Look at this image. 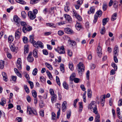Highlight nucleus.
<instances>
[{"mask_svg":"<svg viewBox=\"0 0 122 122\" xmlns=\"http://www.w3.org/2000/svg\"><path fill=\"white\" fill-rule=\"evenodd\" d=\"M118 105L119 106L122 105V99H120L119 101L118 102Z\"/></svg>","mask_w":122,"mask_h":122,"instance_id":"58","label":"nucleus"},{"mask_svg":"<svg viewBox=\"0 0 122 122\" xmlns=\"http://www.w3.org/2000/svg\"><path fill=\"white\" fill-rule=\"evenodd\" d=\"M79 100V99H76L74 100V102L73 105L75 107H76V104Z\"/></svg>","mask_w":122,"mask_h":122,"instance_id":"49","label":"nucleus"},{"mask_svg":"<svg viewBox=\"0 0 122 122\" xmlns=\"http://www.w3.org/2000/svg\"><path fill=\"white\" fill-rule=\"evenodd\" d=\"M63 86L64 88L68 90L69 89L68 86L65 81H64L63 83Z\"/></svg>","mask_w":122,"mask_h":122,"instance_id":"28","label":"nucleus"},{"mask_svg":"<svg viewBox=\"0 0 122 122\" xmlns=\"http://www.w3.org/2000/svg\"><path fill=\"white\" fill-rule=\"evenodd\" d=\"M75 76V73H72L70 77V80L71 81H73Z\"/></svg>","mask_w":122,"mask_h":122,"instance_id":"32","label":"nucleus"},{"mask_svg":"<svg viewBox=\"0 0 122 122\" xmlns=\"http://www.w3.org/2000/svg\"><path fill=\"white\" fill-rule=\"evenodd\" d=\"M60 68L61 71L62 72H64V66L63 64H61Z\"/></svg>","mask_w":122,"mask_h":122,"instance_id":"34","label":"nucleus"},{"mask_svg":"<svg viewBox=\"0 0 122 122\" xmlns=\"http://www.w3.org/2000/svg\"><path fill=\"white\" fill-rule=\"evenodd\" d=\"M32 52H30L29 54L27 59L28 62H31L33 61L34 58L33 57H32Z\"/></svg>","mask_w":122,"mask_h":122,"instance_id":"10","label":"nucleus"},{"mask_svg":"<svg viewBox=\"0 0 122 122\" xmlns=\"http://www.w3.org/2000/svg\"><path fill=\"white\" fill-rule=\"evenodd\" d=\"M114 60L115 62L116 63H117L118 62V60L117 57V56H116L114 55Z\"/></svg>","mask_w":122,"mask_h":122,"instance_id":"57","label":"nucleus"},{"mask_svg":"<svg viewBox=\"0 0 122 122\" xmlns=\"http://www.w3.org/2000/svg\"><path fill=\"white\" fill-rule=\"evenodd\" d=\"M95 121V122H100V116L99 114H97L96 116Z\"/></svg>","mask_w":122,"mask_h":122,"instance_id":"29","label":"nucleus"},{"mask_svg":"<svg viewBox=\"0 0 122 122\" xmlns=\"http://www.w3.org/2000/svg\"><path fill=\"white\" fill-rule=\"evenodd\" d=\"M86 92L85 91L84 92L83 96V101L85 102H86Z\"/></svg>","mask_w":122,"mask_h":122,"instance_id":"44","label":"nucleus"},{"mask_svg":"<svg viewBox=\"0 0 122 122\" xmlns=\"http://www.w3.org/2000/svg\"><path fill=\"white\" fill-rule=\"evenodd\" d=\"M78 71L79 75L81 76L82 73L84 72L85 70V66L83 63L81 62H80L78 65Z\"/></svg>","mask_w":122,"mask_h":122,"instance_id":"3","label":"nucleus"},{"mask_svg":"<svg viewBox=\"0 0 122 122\" xmlns=\"http://www.w3.org/2000/svg\"><path fill=\"white\" fill-rule=\"evenodd\" d=\"M13 39L14 38L12 36H10L8 38V41L9 43H11L13 41Z\"/></svg>","mask_w":122,"mask_h":122,"instance_id":"37","label":"nucleus"},{"mask_svg":"<svg viewBox=\"0 0 122 122\" xmlns=\"http://www.w3.org/2000/svg\"><path fill=\"white\" fill-rule=\"evenodd\" d=\"M64 31L66 33L70 34H71L73 33V31L70 28H67L64 29Z\"/></svg>","mask_w":122,"mask_h":122,"instance_id":"12","label":"nucleus"},{"mask_svg":"<svg viewBox=\"0 0 122 122\" xmlns=\"http://www.w3.org/2000/svg\"><path fill=\"white\" fill-rule=\"evenodd\" d=\"M87 95L88 97L90 98L92 96V91L91 90L88 89L87 90Z\"/></svg>","mask_w":122,"mask_h":122,"instance_id":"36","label":"nucleus"},{"mask_svg":"<svg viewBox=\"0 0 122 122\" xmlns=\"http://www.w3.org/2000/svg\"><path fill=\"white\" fill-rule=\"evenodd\" d=\"M13 19L15 22L17 23V25L19 24L20 22V19L17 16H14Z\"/></svg>","mask_w":122,"mask_h":122,"instance_id":"14","label":"nucleus"},{"mask_svg":"<svg viewBox=\"0 0 122 122\" xmlns=\"http://www.w3.org/2000/svg\"><path fill=\"white\" fill-rule=\"evenodd\" d=\"M67 104L66 101H64L63 103L62 104V109L63 112H65L67 108L66 105Z\"/></svg>","mask_w":122,"mask_h":122,"instance_id":"15","label":"nucleus"},{"mask_svg":"<svg viewBox=\"0 0 122 122\" xmlns=\"http://www.w3.org/2000/svg\"><path fill=\"white\" fill-rule=\"evenodd\" d=\"M73 15L79 21H81L82 20V18L81 16L78 14L76 11L74 10H73Z\"/></svg>","mask_w":122,"mask_h":122,"instance_id":"7","label":"nucleus"},{"mask_svg":"<svg viewBox=\"0 0 122 122\" xmlns=\"http://www.w3.org/2000/svg\"><path fill=\"white\" fill-rule=\"evenodd\" d=\"M117 13H114L111 17V20L112 21H114L116 19Z\"/></svg>","mask_w":122,"mask_h":122,"instance_id":"24","label":"nucleus"},{"mask_svg":"<svg viewBox=\"0 0 122 122\" xmlns=\"http://www.w3.org/2000/svg\"><path fill=\"white\" fill-rule=\"evenodd\" d=\"M95 10V8L94 7H91L90 11H88V13L89 14H90L91 13L93 14Z\"/></svg>","mask_w":122,"mask_h":122,"instance_id":"20","label":"nucleus"},{"mask_svg":"<svg viewBox=\"0 0 122 122\" xmlns=\"http://www.w3.org/2000/svg\"><path fill=\"white\" fill-rule=\"evenodd\" d=\"M96 106V103L94 101H92L90 104L88 106V109H92L93 110V112L95 114H97L98 112L97 110Z\"/></svg>","mask_w":122,"mask_h":122,"instance_id":"2","label":"nucleus"},{"mask_svg":"<svg viewBox=\"0 0 122 122\" xmlns=\"http://www.w3.org/2000/svg\"><path fill=\"white\" fill-rule=\"evenodd\" d=\"M16 120L18 121V122H21L22 119L21 117H17L16 118Z\"/></svg>","mask_w":122,"mask_h":122,"instance_id":"64","label":"nucleus"},{"mask_svg":"<svg viewBox=\"0 0 122 122\" xmlns=\"http://www.w3.org/2000/svg\"><path fill=\"white\" fill-rule=\"evenodd\" d=\"M109 18H108L103 19L102 20L103 25L104 26L105 25L107 22L109 21Z\"/></svg>","mask_w":122,"mask_h":122,"instance_id":"22","label":"nucleus"},{"mask_svg":"<svg viewBox=\"0 0 122 122\" xmlns=\"http://www.w3.org/2000/svg\"><path fill=\"white\" fill-rule=\"evenodd\" d=\"M21 32V28L19 29L16 30L15 33V37L16 39H18L20 38Z\"/></svg>","mask_w":122,"mask_h":122,"instance_id":"5","label":"nucleus"},{"mask_svg":"<svg viewBox=\"0 0 122 122\" xmlns=\"http://www.w3.org/2000/svg\"><path fill=\"white\" fill-rule=\"evenodd\" d=\"M28 16L29 18L31 20L34 19L36 17V16L34 15L32 11H29L28 12Z\"/></svg>","mask_w":122,"mask_h":122,"instance_id":"8","label":"nucleus"},{"mask_svg":"<svg viewBox=\"0 0 122 122\" xmlns=\"http://www.w3.org/2000/svg\"><path fill=\"white\" fill-rule=\"evenodd\" d=\"M15 1L17 2L22 4L24 5L25 4V2L22 0H15Z\"/></svg>","mask_w":122,"mask_h":122,"instance_id":"40","label":"nucleus"},{"mask_svg":"<svg viewBox=\"0 0 122 122\" xmlns=\"http://www.w3.org/2000/svg\"><path fill=\"white\" fill-rule=\"evenodd\" d=\"M32 94L33 96L35 98H36L37 93L35 90H33L32 91Z\"/></svg>","mask_w":122,"mask_h":122,"instance_id":"35","label":"nucleus"},{"mask_svg":"<svg viewBox=\"0 0 122 122\" xmlns=\"http://www.w3.org/2000/svg\"><path fill=\"white\" fill-rule=\"evenodd\" d=\"M28 83L30 84V88L31 89H32L34 87L33 83L32 82L30 81H28Z\"/></svg>","mask_w":122,"mask_h":122,"instance_id":"52","label":"nucleus"},{"mask_svg":"<svg viewBox=\"0 0 122 122\" xmlns=\"http://www.w3.org/2000/svg\"><path fill=\"white\" fill-rule=\"evenodd\" d=\"M80 79L79 78H75L73 80V81H74V82L76 83H78L80 81Z\"/></svg>","mask_w":122,"mask_h":122,"instance_id":"55","label":"nucleus"},{"mask_svg":"<svg viewBox=\"0 0 122 122\" xmlns=\"http://www.w3.org/2000/svg\"><path fill=\"white\" fill-rule=\"evenodd\" d=\"M43 54L46 55H47L48 54V52L46 50L43 49L42 51Z\"/></svg>","mask_w":122,"mask_h":122,"instance_id":"63","label":"nucleus"},{"mask_svg":"<svg viewBox=\"0 0 122 122\" xmlns=\"http://www.w3.org/2000/svg\"><path fill=\"white\" fill-rule=\"evenodd\" d=\"M111 65L113 67L115 71H117V66L116 65L114 62H112L111 64Z\"/></svg>","mask_w":122,"mask_h":122,"instance_id":"33","label":"nucleus"},{"mask_svg":"<svg viewBox=\"0 0 122 122\" xmlns=\"http://www.w3.org/2000/svg\"><path fill=\"white\" fill-rule=\"evenodd\" d=\"M37 72V69L36 68H35L33 70L32 74L34 76L36 75Z\"/></svg>","mask_w":122,"mask_h":122,"instance_id":"43","label":"nucleus"},{"mask_svg":"<svg viewBox=\"0 0 122 122\" xmlns=\"http://www.w3.org/2000/svg\"><path fill=\"white\" fill-rule=\"evenodd\" d=\"M97 51V54L98 56L100 57H101L102 55V49L100 46H98Z\"/></svg>","mask_w":122,"mask_h":122,"instance_id":"11","label":"nucleus"},{"mask_svg":"<svg viewBox=\"0 0 122 122\" xmlns=\"http://www.w3.org/2000/svg\"><path fill=\"white\" fill-rule=\"evenodd\" d=\"M4 66V61L2 60L0 61V68L1 69H3Z\"/></svg>","mask_w":122,"mask_h":122,"instance_id":"31","label":"nucleus"},{"mask_svg":"<svg viewBox=\"0 0 122 122\" xmlns=\"http://www.w3.org/2000/svg\"><path fill=\"white\" fill-rule=\"evenodd\" d=\"M23 41L25 43H27L28 42V38L25 37H24L22 38Z\"/></svg>","mask_w":122,"mask_h":122,"instance_id":"47","label":"nucleus"},{"mask_svg":"<svg viewBox=\"0 0 122 122\" xmlns=\"http://www.w3.org/2000/svg\"><path fill=\"white\" fill-rule=\"evenodd\" d=\"M46 72L49 78H52V76L51 74L47 70L46 71Z\"/></svg>","mask_w":122,"mask_h":122,"instance_id":"50","label":"nucleus"},{"mask_svg":"<svg viewBox=\"0 0 122 122\" xmlns=\"http://www.w3.org/2000/svg\"><path fill=\"white\" fill-rule=\"evenodd\" d=\"M107 5L106 4H105L103 5V9L104 11L106 10L107 9Z\"/></svg>","mask_w":122,"mask_h":122,"instance_id":"61","label":"nucleus"},{"mask_svg":"<svg viewBox=\"0 0 122 122\" xmlns=\"http://www.w3.org/2000/svg\"><path fill=\"white\" fill-rule=\"evenodd\" d=\"M24 87L26 92L27 93H29L30 92V91L27 86L26 85H24Z\"/></svg>","mask_w":122,"mask_h":122,"instance_id":"38","label":"nucleus"},{"mask_svg":"<svg viewBox=\"0 0 122 122\" xmlns=\"http://www.w3.org/2000/svg\"><path fill=\"white\" fill-rule=\"evenodd\" d=\"M45 65H46V66L47 67V68H48L50 70H52V67L50 64L46 62L45 63Z\"/></svg>","mask_w":122,"mask_h":122,"instance_id":"27","label":"nucleus"},{"mask_svg":"<svg viewBox=\"0 0 122 122\" xmlns=\"http://www.w3.org/2000/svg\"><path fill=\"white\" fill-rule=\"evenodd\" d=\"M32 28L31 26L27 25L25 27L22 28L23 32L25 33L29 32L32 30Z\"/></svg>","mask_w":122,"mask_h":122,"instance_id":"6","label":"nucleus"},{"mask_svg":"<svg viewBox=\"0 0 122 122\" xmlns=\"http://www.w3.org/2000/svg\"><path fill=\"white\" fill-rule=\"evenodd\" d=\"M50 93L51 96H53V95H55L54 92V91L53 89H50Z\"/></svg>","mask_w":122,"mask_h":122,"instance_id":"60","label":"nucleus"},{"mask_svg":"<svg viewBox=\"0 0 122 122\" xmlns=\"http://www.w3.org/2000/svg\"><path fill=\"white\" fill-rule=\"evenodd\" d=\"M33 110L30 106H28L27 107V112L29 114H32V112Z\"/></svg>","mask_w":122,"mask_h":122,"instance_id":"30","label":"nucleus"},{"mask_svg":"<svg viewBox=\"0 0 122 122\" xmlns=\"http://www.w3.org/2000/svg\"><path fill=\"white\" fill-rule=\"evenodd\" d=\"M68 66L69 69L71 71H72L73 70L74 67L73 64L72 62H69L68 64Z\"/></svg>","mask_w":122,"mask_h":122,"instance_id":"21","label":"nucleus"},{"mask_svg":"<svg viewBox=\"0 0 122 122\" xmlns=\"http://www.w3.org/2000/svg\"><path fill=\"white\" fill-rule=\"evenodd\" d=\"M30 42L32 43L34 46L37 48L40 47L41 49L44 48L43 44L40 41H38L36 42L34 40V37L33 35H30Z\"/></svg>","mask_w":122,"mask_h":122,"instance_id":"1","label":"nucleus"},{"mask_svg":"<svg viewBox=\"0 0 122 122\" xmlns=\"http://www.w3.org/2000/svg\"><path fill=\"white\" fill-rule=\"evenodd\" d=\"M98 19V16L97 15H95L94 17V19L93 20V22L95 23L97 22Z\"/></svg>","mask_w":122,"mask_h":122,"instance_id":"62","label":"nucleus"},{"mask_svg":"<svg viewBox=\"0 0 122 122\" xmlns=\"http://www.w3.org/2000/svg\"><path fill=\"white\" fill-rule=\"evenodd\" d=\"M20 22L21 25L23 26V28L25 27L26 26H27L28 25L25 22L22 21Z\"/></svg>","mask_w":122,"mask_h":122,"instance_id":"41","label":"nucleus"},{"mask_svg":"<svg viewBox=\"0 0 122 122\" xmlns=\"http://www.w3.org/2000/svg\"><path fill=\"white\" fill-rule=\"evenodd\" d=\"M68 41L70 43V44H71L72 45H74L76 44V42L73 40L69 39L68 40Z\"/></svg>","mask_w":122,"mask_h":122,"instance_id":"46","label":"nucleus"},{"mask_svg":"<svg viewBox=\"0 0 122 122\" xmlns=\"http://www.w3.org/2000/svg\"><path fill=\"white\" fill-rule=\"evenodd\" d=\"M1 102H0V105L4 106L5 104L6 103V99L4 97H3L1 99Z\"/></svg>","mask_w":122,"mask_h":122,"instance_id":"18","label":"nucleus"},{"mask_svg":"<svg viewBox=\"0 0 122 122\" xmlns=\"http://www.w3.org/2000/svg\"><path fill=\"white\" fill-rule=\"evenodd\" d=\"M67 52L68 55L70 57L71 56L72 54L71 51L70 50H68L67 51Z\"/></svg>","mask_w":122,"mask_h":122,"instance_id":"56","label":"nucleus"},{"mask_svg":"<svg viewBox=\"0 0 122 122\" xmlns=\"http://www.w3.org/2000/svg\"><path fill=\"white\" fill-rule=\"evenodd\" d=\"M38 2L36 0H31L30 2V3L31 4H34Z\"/></svg>","mask_w":122,"mask_h":122,"instance_id":"48","label":"nucleus"},{"mask_svg":"<svg viewBox=\"0 0 122 122\" xmlns=\"http://www.w3.org/2000/svg\"><path fill=\"white\" fill-rule=\"evenodd\" d=\"M37 50L36 48L33 51V55L34 56L35 58H37L38 57L37 55Z\"/></svg>","mask_w":122,"mask_h":122,"instance_id":"19","label":"nucleus"},{"mask_svg":"<svg viewBox=\"0 0 122 122\" xmlns=\"http://www.w3.org/2000/svg\"><path fill=\"white\" fill-rule=\"evenodd\" d=\"M21 16L24 19L25 18L26 16V14L25 11H23L21 12Z\"/></svg>","mask_w":122,"mask_h":122,"instance_id":"42","label":"nucleus"},{"mask_svg":"<svg viewBox=\"0 0 122 122\" xmlns=\"http://www.w3.org/2000/svg\"><path fill=\"white\" fill-rule=\"evenodd\" d=\"M11 50L13 52H15L16 50V48L14 44H10V46Z\"/></svg>","mask_w":122,"mask_h":122,"instance_id":"25","label":"nucleus"},{"mask_svg":"<svg viewBox=\"0 0 122 122\" xmlns=\"http://www.w3.org/2000/svg\"><path fill=\"white\" fill-rule=\"evenodd\" d=\"M119 52V48L118 46L116 45L115 46L114 49L113 50V54L116 56H118V53Z\"/></svg>","mask_w":122,"mask_h":122,"instance_id":"13","label":"nucleus"},{"mask_svg":"<svg viewBox=\"0 0 122 122\" xmlns=\"http://www.w3.org/2000/svg\"><path fill=\"white\" fill-rule=\"evenodd\" d=\"M71 112L70 111H68L67 113V118L68 119H69L71 115Z\"/></svg>","mask_w":122,"mask_h":122,"instance_id":"51","label":"nucleus"},{"mask_svg":"<svg viewBox=\"0 0 122 122\" xmlns=\"http://www.w3.org/2000/svg\"><path fill=\"white\" fill-rule=\"evenodd\" d=\"M101 97H102V98L101 99V103L103 104L105 101V95H103Z\"/></svg>","mask_w":122,"mask_h":122,"instance_id":"53","label":"nucleus"},{"mask_svg":"<svg viewBox=\"0 0 122 122\" xmlns=\"http://www.w3.org/2000/svg\"><path fill=\"white\" fill-rule=\"evenodd\" d=\"M75 27L76 29L78 31L80 30L81 28V26L80 23H77L76 24Z\"/></svg>","mask_w":122,"mask_h":122,"instance_id":"23","label":"nucleus"},{"mask_svg":"<svg viewBox=\"0 0 122 122\" xmlns=\"http://www.w3.org/2000/svg\"><path fill=\"white\" fill-rule=\"evenodd\" d=\"M64 32L61 30L59 31L58 32V34L60 36H61L64 34Z\"/></svg>","mask_w":122,"mask_h":122,"instance_id":"59","label":"nucleus"},{"mask_svg":"<svg viewBox=\"0 0 122 122\" xmlns=\"http://www.w3.org/2000/svg\"><path fill=\"white\" fill-rule=\"evenodd\" d=\"M21 64L22 61L21 59L20 58H18L17 60L16 65L18 68L19 70H21Z\"/></svg>","mask_w":122,"mask_h":122,"instance_id":"9","label":"nucleus"},{"mask_svg":"<svg viewBox=\"0 0 122 122\" xmlns=\"http://www.w3.org/2000/svg\"><path fill=\"white\" fill-rule=\"evenodd\" d=\"M55 51L57 52L59 54H62L65 53V51L63 46L58 47L57 49H55Z\"/></svg>","mask_w":122,"mask_h":122,"instance_id":"4","label":"nucleus"},{"mask_svg":"<svg viewBox=\"0 0 122 122\" xmlns=\"http://www.w3.org/2000/svg\"><path fill=\"white\" fill-rule=\"evenodd\" d=\"M3 76V79L5 81H8L7 76L5 72H3L2 73Z\"/></svg>","mask_w":122,"mask_h":122,"instance_id":"17","label":"nucleus"},{"mask_svg":"<svg viewBox=\"0 0 122 122\" xmlns=\"http://www.w3.org/2000/svg\"><path fill=\"white\" fill-rule=\"evenodd\" d=\"M65 17L66 20L69 22H71V18L69 15L66 14Z\"/></svg>","mask_w":122,"mask_h":122,"instance_id":"26","label":"nucleus"},{"mask_svg":"<svg viewBox=\"0 0 122 122\" xmlns=\"http://www.w3.org/2000/svg\"><path fill=\"white\" fill-rule=\"evenodd\" d=\"M56 81L57 83L60 86V79L59 77L56 76Z\"/></svg>","mask_w":122,"mask_h":122,"instance_id":"45","label":"nucleus"},{"mask_svg":"<svg viewBox=\"0 0 122 122\" xmlns=\"http://www.w3.org/2000/svg\"><path fill=\"white\" fill-rule=\"evenodd\" d=\"M24 53L25 54L28 53L29 50L28 48V46L25 45L24 46Z\"/></svg>","mask_w":122,"mask_h":122,"instance_id":"39","label":"nucleus"},{"mask_svg":"<svg viewBox=\"0 0 122 122\" xmlns=\"http://www.w3.org/2000/svg\"><path fill=\"white\" fill-rule=\"evenodd\" d=\"M97 14L99 16H101L102 15V12L101 10L98 11L96 12Z\"/></svg>","mask_w":122,"mask_h":122,"instance_id":"54","label":"nucleus"},{"mask_svg":"<svg viewBox=\"0 0 122 122\" xmlns=\"http://www.w3.org/2000/svg\"><path fill=\"white\" fill-rule=\"evenodd\" d=\"M57 97L56 95H53V96H52L51 97V102L52 103L56 102L57 100Z\"/></svg>","mask_w":122,"mask_h":122,"instance_id":"16","label":"nucleus"}]
</instances>
